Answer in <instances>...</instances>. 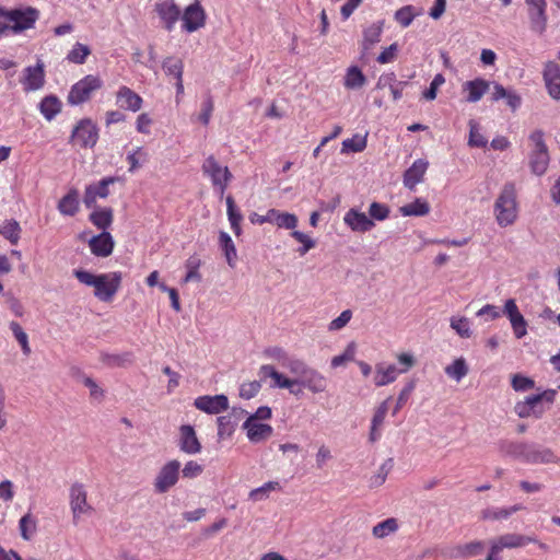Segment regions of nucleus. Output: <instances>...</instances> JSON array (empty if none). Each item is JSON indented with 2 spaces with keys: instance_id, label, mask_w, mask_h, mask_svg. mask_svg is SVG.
<instances>
[{
  "instance_id": "obj_45",
  "label": "nucleus",
  "mask_w": 560,
  "mask_h": 560,
  "mask_svg": "<svg viewBox=\"0 0 560 560\" xmlns=\"http://www.w3.org/2000/svg\"><path fill=\"white\" fill-rule=\"evenodd\" d=\"M90 54L91 49L89 46L81 43H75L67 54L66 59L71 63L83 65Z\"/></svg>"
},
{
  "instance_id": "obj_38",
  "label": "nucleus",
  "mask_w": 560,
  "mask_h": 560,
  "mask_svg": "<svg viewBox=\"0 0 560 560\" xmlns=\"http://www.w3.org/2000/svg\"><path fill=\"white\" fill-rule=\"evenodd\" d=\"M444 372L450 378L459 383L468 374L469 368L466 360L460 357L455 359L451 364L446 365Z\"/></svg>"
},
{
  "instance_id": "obj_23",
  "label": "nucleus",
  "mask_w": 560,
  "mask_h": 560,
  "mask_svg": "<svg viewBox=\"0 0 560 560\" xmlns=\"http://www.w3.org/2000/svg\"><path fill=\"white\" fill-rule=\"evenodd\" d=\"M243 430L252 443H260L268 440L273 434V428L270 424L261 423L253 419H246L243 423Z\"/></svg>"
},
{
  "instance_id": "obj_35",
  "label": "nucleus",
  "mask_w": 560,
  "mask_h": 560,
  "mask_svg": "<svg viewBox=\"0 0 560 560\" xmlns=\"http://www.w3.org/2000/svg\"><path fill=\"white\" fill-rule=\"evenodd\" d=\"M218 424V439L220 441L232 438L234 434L237 421L233 418V415L219 416L217 418Z\"/></svg>"
},
{
  "instance_id": "obj_46",
  "label": "nucleus",
  "mask_w": 560,
  "mask_h": 560,
  "mask_svg": "<svg viewBox=\"0 0 560 560\" xmlns=\"http://www.w3.org/2000/svg\"><path fill=\"white\" fill-rule=\"evenodd\" d=\"M398 529V522L394 517L386 518L383 522L377 523L373 529L372 534L376 538H385L390 534H394Z\"/></svg>"
},
{
  "instance_id": "obj_54",
  "label": "nucleus",
  "mask_w": 560,
  "mask_h": 560,
  "mask_svg": "<svg viewBox=\"0 0 560 560\" xmlns=\"http://www.w3.org/2000/svg\"><path fill=\"white\" fill-rule=\"evenodd\" d=\"M291 236L302 245L298 249L300 256H304L308 250L313 249L316 246V242L311 236L303 232L293 231L291 233Z\"/></svg>"
},
{
  "instance_id": "obj_6",
  "label": "nucleus",
  "mask_w": 560,
  "mask_h": 560,
  "mask_svg": "<svg viewBox=\"0 0 560 560\" xmlns=\"http://www.w3.org/2000/svg\"><path fill=\"white\" fill-rule=\"evenodd\" d=\"M202 172L211 180V184L221 196L225 192L231 179L232 173L228 166L221 165L213 155H209L203 164Z\"/></svg>"
},
{
  "instance_id": "obj_63",
  "label": "nucleus",
  "mask_w": 560,
  "mask_h": 560,
  "mask_svg": "<svg viewBox=\"0 0 560 560\" xmlns=\"http://www.w3.org/2000/svg\"><path fill=\"white\" fill-rule=\"evenodd\" d=\"M331 459H332V454H331L330 448L327 445L322 444L315 454L316 468L323 469L325 467V465L327 464V462H329Z\"/></svg>"
},
{
  "instance_id": "obj_24",
  "label": "nucleus",
  "mask_w": 560,
  "mask_h": 560,
  "mask_svg": "<svg viewBox=\"0 0 560 560\" xmlns=\"http://www.w3.org/2000/svg\"><path fill=\"white\" fill-rule=\"evenodd\" d=\"M91 253L96 257H108L112 255L115 246L114 238L109 232H101L93 235L89 242Z\"/></svg>"
},
{
  "instance_id": "obj_32",
  "label": "nucleus",
  "mask_w": 560,
  "mask_h": 560,
  "mask_svg": "<svg viewBox=\"0 0 560 560\" xmlns=\"http://www.w3.org/2000/svg\"><path fill=\"white\" fill-rule=\"evenodd\" d=\"M58 210L62 215L73 217L80 208L79 192L72 188L58 202Z\"/></svg>"
},
{
  "instance_id": "obj_5",
  "label": "nucleus",
  "mask_w": 560,
  "mask_h": 560,
  "mask_svg": "<svg viewBox=\"0 0 560 560\" xmlns=\"http://www.w3.org/2000/svg\"><path fill=\"white\" fill-rule=\"evenodd\" d=\"M529 140L533 144L529 154V166L535 175L541 176L547 172L550 160L548 148L544 140V132L541 130L533 131L529 136Z\"/></svg>"
},
{
  "instance_id": "obj_13",
  "label": "nucleus",
  "mask_w": 560,
  "mask_h": 560,
  "mask_svg": "<svg viewBox=\"0 0 560 560\" xmlns=\"http://www.w3.org/2000/svg\"><path fill=\"white\" fill-rule=\"evenodd\" d=\"M98 139V129L96 125L90 119H82L75 126L71 135L73 144L81 148H93Z\"/></svg>"
},
{
  "instance_id": "obj_21",
  "label": "nucleus",
  "mask_w": 560,
  "mask_h": 560,
  "mask_svg": "<svg viewBox=\"0 0 560 560\" xmlns=\"http://www.w3.org/2000/svg\"><path fill=\"white\" fill-rule=\"evenodd\" d=\"M542 79L549 96L560 101V66L555 61H547L544 66Z\"/></svg>"
},
{
  "instance_id": "obj_18",
  "label": "nucleus",
  "mask_w": 560,
  "mask_h": 560,
  "mask_svg": "<svg viewBox=\"0 0 560 560\" xmlns=\"http://www.w3.org/2000/svg\"><path fill=\"white\" fill-rule=\"evenodd\" d=\"M117 177L108 176L101 179L98 183L86 186L83 197V202L86 208H93L97 198H107L109 195V185L115 184Z\"/></svg>"
},
{
  "instance_id": "obj_11",
  "label": "nucleus",
  "mask_w": 560,
  "mask_h": 560,
  "mask_svg": "<svg viewBox=\"0 0 560 560\" xmlns=\"http://www.w3.org/2000/svg\"><path fill=\"white\" fill-rule=\"evenodd\" d=\"M182 30L194 33L206 25L207 14L200 1L196 0L180 12Z\"/></svg>"
},
{
  "instance_id": "obj_33",
  "label": "nucleus",
  "mask_w": 560,
  "mask_h": 560,
  "mask_svg": "<svg viewBox=\"0 0 560 560\" xmlns=\"http://www.w3.org/2000/svg\"><path fill=\"white\" fill-rule=\"evenodd\" d=\"M89 220L94 226L102 230V232H107V229L112 225L114 220L113 210L112 208L94 209L90 213Z\"/></svg>"
},
{
  "instance_id": "obj_57",
  "label": "nucleus",
  "mask_w": 560,
  "mask_h": 560,
  "mask_svg": "<svg viewBox=\"0 0 560 560\" xmlns=\"http://www.w3.org/2000/svg\"><path fill=\"white\" fill-rule=\"evenodd\" d=\"M511 385L515 392H526L534 388L535 382L522 374H514L512 376Z\"/></svg>"
},
{
  "instance_id": "obj_52",
  "label": "nucleus",
  "mask_w": 560,
  "mask_h": 560,
  "mask_svg": "<svg viewBox=\"0 0 560 560\" xmlns=\"http://www.w3.org/2000/svg\"><path fill=\"white\" fill-rule=\"evenodd\" d=\"M127 161L129 163L128 171L130 173H133L139 167H141L144 163H147L148 153L143 150L142 147H138L132 152L128 153Z\"/></svg>"
},
{
  "instance_id": "obj_12",
  "label": "nucleus",
  "mask_w": 560,
  "mask_h": 560,
  "mask_svg": "<svg viewBox=\"0 0 560 560\" xmlns=\"http://www.w3.org/2000/svg\"><path fill=\"white\" fill-rule=\"evenodd\" d=\"M535 541L536 539L533 537L515 533L501 535L500 537L491 541L490 552L489 556L487 557V560H499L497 558V555L500 553L505 548H520L528 545L529 542Z\"/></svg>"
},
{
  "instance_id": "obj_15",
  "label": "nucleus",
  "mask_w": 560,
  "mask_h": 560,
  "mask_svg": "<svg viewBox=\"0 0 560 560\" xmlns=\"http://www.w3.org/2000/svg\"><path fill=\"white\" fill-rule=\"evenodd\" d=\"M154 11L160 18L166 31L172 32L180 19V9L174 0H158L154 4Z\"/></svg>"
},
{
  "instance_id": "obj_9",
  "label": "nucleus",
  "mask_w": 560,
  "mask_h": 560,
  "mask_svg": "<svg viewBox=\"0 0 560 560\" xmlns=\"http://www.w3.org/2000/svg\"><path fill=\"white\" fill-rule=\"evenodd\" d=\"M180 472V462L177 459H172L165 463L156 474L153 488L156 493H165L171 488H173L178 479Z\"/></svg>"
},
{
  "instance_id": "obj_53",
  "label": "nucleus",
  "mask_w": 560,
  "mask_h": 560,
  "mask_svg": "<svg viewBox=\"0 0 560 560\" xmlns=\"http://www.w3.org/2000/svg\"><path fill=\"white\" fill-rule=\"evenodd\" d=\"M13 336L15 337L16 341L20 343L22 351L25 355H28L31 353V348L28 345V336L23 330L21 325L16 322H11L9 325Z\"/></svg>"
},
{
  "instance_id": "obj_2",
  "label": "nucleus",
  "mask_w": 560,
  "mask_h": 560,
  "mask_svg": "<svg viewBox=\"0 0 560 560\" xmlns=\"http://www.w3.org/2000/svg\"><path fill=\"white\" fill-rule=\"evenodd\" d=\"M73 275L82 284L93 287L95 298L102 302H110L114 299L122 280L119 271L93 275L90 271L77 269Z\"/></svg>"
},
{
  "instance_id": "obj_37",
  "label": "nucleus",
  "mask_w": 560,
  "mask_h": 560,
  "mask_svg": "<svg viewBox=\"0 0 560 560\" xmlns=\"http://www.w3.org/2000/svg\"><path fill=\"white\" fill-rule=\"evenodd\" d=\"M61 110V102L55 95L46 96L39 103V112L47 119L52 120Z\"/></svg>"
},
{
  "instance_id": "obj_44",
  "label": "nucleus",
  "mask_w": 560,
  "mask_h": 560,
  "mask_svg": "<svg viewBox=\"0 0 560 560\" xmlns=\"http://www.w3.org/2000/svg\"><path fill=\"white\" fill-rule=\"evenodd\" d=\"M280 489L281 487L278 481H268L261 487L250 490L248 498L254 502L264 501L269 498L272 491H278Z\"/></svg>"
},
{
  "instance_id": "obj_29",
  "label": "nucleus",
  "mask_w": 560,
  "mask_h": 560,
  "mask_svg": "<svg viewBox=\"0 0 560 560\" xmlns=\"http://www.w3.org/2000/svg\"><path fill=\"white\" fill-rule=\"evenodd\" d=\"M398 369L394 364L377 363L375 366L374 384L377 387L394 383L398 375Z\"/></svg>"
},
{
  "instance_id": "obj_7",
  "label": "nucleus",
  "mask_w": 560,
  "mask_h": 560,
  "mask_svg": "<svg viewBox=\"0 0 560 560\" xmlns=\"http://www.w3.org/2000/svg\"><path fill=\"white\" fill-rule=\"evenodd\" d=\"M69 505L72 513V522L79 524L82 516L91 515L93 506L88 502V492L84 485L74 482L69 489Z\"/></svg>"
},
{
  "instance_id": "obj_16",
  "label": "nucleus",
  "mask_w": 560,
  "mask_h": 560,
  "mask_svg": "<svg viewBox=\"0 0 560 560\" xmlns=\"http://www.w3.org/2000/svg\"><path fill=\"white\" fill-rule=\"evenodd\" d=\"M21 83L25 92H35L45 84V66L38 60L35 66H28L24 69Z\"/></svg>"
},
{
  "instance_id": "obj_28",
  "label": "nucleus",
  "mask_w": 560,
  "mask_h": 560,
  "mask_svg": "<svg viewBox=\"0 0 560 560\" xmlns=\"http://www.w3.org/2000/svg\"><path fill=\"white\" fill-rule=\"evenodd\" d=\"M117 103L124 109L138 112L142 107V98L127 86H121L117 92Z\"/></svg>"
},
{
  "instance_id": "obj_42",
  "label": "nucleus",
  "mask_w": 560,
  "mask_h": 560,
  "mask_svg": "<svg viewBox=\"0 0 560 560\" xmlns=\"http://www.w3.org/2000/svg\"><path fill=\"white\" fill-rule=\"evenodd\" d=\"M366 82V78L363 72L357 67L351 66L348 68L345 75L343 84L347 89L355 90L362 88Z\"/></svg>"
},
{
  "instance_id": "obj_59",
  "label": "nucleus",
  "mask_w": 560,
  "mask_h": 560,
  "mask_svg": "<svg viewBox=\"0 0 560 560\" xmlns=\"http://www.w3.org/2000/svg\"><path fill=\"white\" fill-rule=\"evenodd\" d=\"M352 318V311L351 310H345L340 313V315L332 319L329 325H328V330L329 331H338V330H341L342 328H345L348 323L351 320Z\"/></svg>"
},
{
  "instance_id": "obj_20",
  "label": "nucleus",
  "mask_w": 560,
  "mask_h": 560,
  "mask_svg": "<svg viewBox=\"0 0 560 560\" xmlns=\"http://www.w3.org/2000/svg\"><path fill=\"white\" fill-rule=\"evenodd\" d=\"M528 9L530 28L538 34H542L547 26L546 0H525Z\"/></svg>"
},
{
  "instance_id": "obj_19",
  "label": "nucleus",
  "mask_w": 560,
  "mask_h": 560,
  "mask_svg": "<svg viewBox=\"0 0 560 560\" xmlns=\"http://www.w3.org/2000/svg\"><path fill=\"white\" fill-rule=\"evenodd\" d=\"M343 223L355 233H366L375 226L374 221L357 208H351L345 213Z\"/></svg>"
},
{
  "instance_id": "obj_34",
  "label": "nucleus",
  "mask_w": 560,
  "mask_h": 560,
  "mask_svg": "<svg viewBox=\"0 0 560 560\" xmlns=\"http://www.w3.org/2000/svg\"><path fill=\"white\" fill-rule=\"evenodd\" d=\"M22 229L20 223L14 219H8L0 223V235L10 242L12 245H16L21 238Z\"/></svg>"
},
{
  "instance_id": "obj_3",
  "label": "nucleus",
  "mask_w": 560,
  "mask_h": 560,
  "mask_svg": "<svg viewBox=\"0 0 560 560\" xmlns=\"http://www.w3.org/2000/svg\"><path fill=\"white\" fill-rule=\"evenodd\" d=\"M520 213L517 190L513 182H506L500 189L494 203L493 215L500 228L513 225Z\"/></svg>"
},
{
  "instance_id": "obj_49",
  "label": "nucleus",
  "mask_w": 560,
  "mask_h": 560,
  "mask_svg": "<svg viewBox=\"0 0 560 560\" xmlns=\"http://www.w3.org/2000/svg\"><path fill=\"white\" fill-rule=\"evenodd\" d=\"M511 516L508 506H488L481 511V518L485 521H503Z\"/></svg>"
},
{
  "instance_id": "obj_4",
  "label": "nucleus",
  "mask_w": 560,
  "mask_h": 560,
  "mask_svg": "<svg viewBox=\"0 0 560 560\" xmlns=\"http://www.w3.org/2000/svg\"><path fill=\"white\" fill-rule=\"evenodd\" d=\"M505 453L526 464L533 465L557 464L560 462V457H558L551 448L536 443H510L506 446Z\"/></svg>"
},
{
  "instance_id": "obj_27",
  "label": "nucleus",
  "mask_w": 560,
  "mask_h": 560,
  "mask_svg": "<svg viewBox=\"0 0 560 560\" xmlns=\"http://www.w3.org/2000/svg\"><path fill=\"white\" fill-rule=\"evenodd\" d=\"M429 163L425 160H416L404 174V185L413 190L423 180Z\"/></svg>"
},
{
  "instance_id": "obj_39",
  "label": "nucleus",
  "mask_w": 560,
  "mask_h": 560,
  "mask_svg": "<svg viewBox=\"0 0 560 560\" xmlns=\"http://www.w3.org/2000/svg\"><path fill=\"white\" fill-rule=\"evenodd\" d=\"M226 212L228 219L231 225L232 231L236 236H240L242 233L241 222L243 220V215L240 210L236 208L234 199L232 196H228L226 199Z\"/></svg>"
},
{
  "instance_id": "obj_14",
  "label": "nucleus",
  "mask_w": 560,
  "mask_h": 560,
  "mask_svg": "<svg viewBox=\"0 0 560 560\" xmlns=\"http://www.w3.org/2000/svg\"><path fill=\"white\" fill-rule=\"evenodd\" d=\"M502 313L510 320L515 338L522 339L527 335V322L520 312L514 299H508L504 302Z\"/></svg>"
},
{
  "instance_id": "obj_51",
  "label": "nucleus",
  "mask_w": 560,
  "mask_h": 560,
  "mask_svg": "<svg viewBox=\"0 0 560 560\" xmlns=\"http://www.w3.org/2000/svg\"><path fill=\"white\" fill-rule=\"evenodd\" d=\"M200 265H201V260L196 255L190 256L186 260L185 267L187 269V273H186V276L184 278V282L185 283H188V282H191V281H200L201 280V275L199 272Z\"/></svg>"
},
{
  "instance_id": "obj_43",
  "label": "nucleus",
  "mask_w": 560,
  "mask_h": 560,
  "mask_svg": "<svg viewBox=\"0 0 560 560\" xmlns=\"http://www.w3.org/2000/svg\"><path fill=\"white\" fill-rule=\"evenodd\" d=\"M450 326L455 332L464 339H468L472 336L471 323L465 316H452L450 318Z\"/></svg>"
},
{
  "instance_id": "obj_47",
  "label": "nucleus",
  "mask_w": 560,
  "mask_h": 560,
  "mask_svg": "<svg viewBox=\"0 0 560 560\" xmlns=\"http://www.w3.org/2000/svg\"><path fill=\"white\" fill-rule=\"evenodd\" d=\"M366 136L354 135L342 141L341 153L362 152L366 148Z\"/></svg>"
},
{
  "instance_id": "obj_26",
  "label": "nucleus",
  "mask_w": 560,
  "mask_h": 560,
  "mask_svg": "<svg viewBox=\"0 0 560 560\" xmlns=\"http://www.w3.org/2000/svg\"><path fill=\"white\" fill-rule=\"evenodd\" d=\"M514 410L515 413L522 419L530 417L539 419L545 412L537 395L527 396L524 400L516 402Z\"/></svg>"
},
{
  "instance_id": "obj_22",
  "label": "nucleus",
  "mask_w": 560,
  "mask_h": 560,
  "mask_svg": "<svg viewBox=\"0 0 560 560\" xmlns=\"http://www.w3.org/2000/svg\"><path fill=\"white\" fill-rule=\"evenodd\" d=\"M178 447L188 455H196L201 452V443L197 438L194 427L184 424L179 428Z\"/></svg>"
},
{
  "instance_id": "obj_8",
  "label": "nucleus",
  "mask_w": 560,
  "mask_h": 560,
  "mask_svg": "<svg viewBox=\"0 0 560 560\" xmlns=\"http://www.w3.org/2000/svg\"><path fill=\"white\" fill-rule=\"evenodd\" d=\"M39 19V11L33 7H21L8 10L10 32L20 34L34 27Z\"/></svg>"
},
{
  "instance_id": "obj_62",
  "label": "nucleus",
  "mask_w": 560,
  "mask_h": 560,
  "mask_svg": "<svg viewBox=\"0 0 560 560\" xmlns=\"http://www.w3.org/2000/svg\"><path fill=\"white\" fill-rule=\"evenodd\" d=\"M213 101L210 96L206 97L201 104V112L198 115V120L207 126L210 122L212 112H213Z\"/></svg>"
},
{
  "instance_id": "obj_41",
  "label": "nucleus",
  "mask_w": 560,
  "mask_h": 560,
  "mask_svg": "<svg viewBox=\"0 0 560 560\" xmlns=\"http://www.w3.org/2000/svg\"><path fill=\"white\" fill-rule=\"evenodd\" d=\"M19 530H20L21 537L24 540H26V541L31 540L37 530L36 517L31 513H26L19 521Z\"/></svg>"
},
{
  "instance_id": "obj_64",
  "label": "nucleus",
  "mask_w": 560,
  "mask_h": 560,
  "mask_svg": "<svg viewBox=\"0 0 560 560\" xmlns=\"http://www.w3.org/2000/svg\"><path fill=\"white\" fill-rule=\"evenodd\" d=\"M203 471V466L197 463L196 460H189L185 464L182 469V474L184 478L194 479L200 476Z\"/></svg>"
},
{
  "instance_id": "obj_40",
  "label": "nucleus",
  "mask_w": 560,
  "mask_h": 560,
  "mask_svg": "<svg viewBox=\"0 0 560 560\" xmlns=\"http://www.w3.org/2000/svg\"><path fill=\"white\" fill-rule=\"evenodd\" d=\"M219 244L221 249L224 252V256L230 267L234 268L237 254L235 245L231 238V236L226 232H220L219 234Z\"/></svg>"
},
{
  "instance_id": "obj_30",
  "label": "nucleus",
  "mask_w": 560,
  "mask_h": 560,
  "mask_svg": "<svg viewBox=\"0 0 560 560\" xmlns=\"http://www.w3.org/2000/svg\"><path fill=\"white\" fill-rule=\"evenodd\" d=\"M383 25V21H377L363 30V39L361 43L363 54H366L381 40Z\"/></svg>"
},
{
  "instance_id": "obj_61",
  "label": "nucleus",
  "mask_w": 560,
  "mask_h": 560,
  "mask_svg": "<svg viewBox=\"0 0 560 560\" xmlns=\"http://www.w3.org/2000/svg\"><path fill=\"white\" fill-rule=\"evenodd\" d=\"M501 310L492 304H486L476 313L477 317H482L485 320H494L501 316Z\"/></svg>"
},
{
  "instance_id": "obj_25",
  "label": "nucleus",
  "mask_w": 560,
  "mask_h": 560,
  "mask_svg": "<svg viewBox=\"0 0 560 560\" xmlns=\"http://www.w3.org/2000/svg\"><path fill=\"white\" fill-rule=\"evenodd\" d=\"M491 82L483 78H476L463 83L462 91L465 94V101L468 103L479 102L489 91Z\"/></svg>"
},
{
  "instance_id": "obj_56",
  "label": "nucleus",
  "mask_w": 560,
  "mask_h": 560,
  "mask_svg": "<svg viewBox=\"0 0 560 560\" xmlns=\"http://www.w3.org/2000/svg\"><path fill=\"white\" fill-rule=\"evenodd\" d=\"M415 16L416 14L413 12V7L411 5L402 7L395 12V20L402 27L409 26L412 23Z\"/></svg>"
},
{
  "instance_id": "obj_17",
  "label": "nucleus",
  "mask_w": 560,
  "mask_h": 560,
  "mask_svg": "<svg viewBox=\"0 0 560 560\" xmlns=\"http://www.w3.org/2000/svg\"><path fill=\"white\" fill-rule=\"evenodd\" d=\"M194 406L208 415H219L229 409V399L225 395H203L194 400Z\"/></svg>"
},
{
  "instance_id": "obj_48",
  "label": "nucleus",
  "mask_w": 560,
  "mask_h": 560,
  "mask_svg": "<svg viewBox=\"0 0 560 560\" xmlns=\"http://www.w3.org/2000/svg\"><path fill=\"white\" fill-rule=\"evenodd\" d=\"M162 68L166 75H173L175 79L183 78L184 63L176 57H167L163 60Z\"/></svg>"
},
{
  "instance_id": "obj_55",
  "label": "nucleus",
  "mask_w": 560,
  "mask_h": 560,
  "mask_svg": "<svg viewBox=\"0 0 560 560\" xmlns=\"http://www.w3.org/2000/svg\"><path fill=\"white\" fill-rule=\"evenodd\" d=\"M389 208L381 202H372L369 207V218L377 221H384L389 217Z\"/></svg>"
},
{
  "instance_id": "obj_36",
  "label": "nucleus",
  "mask_w": 560,
  "mask_h": 560,
  "mask_svg": "<svg viewBox=\"0 0 560 560\" xmlns=\"http://www.w3.org/2000/svg\"><path fill=\"white\" fill-rule=\"evenodd\" d=\"M399 212L404 217H423L430 212V205L424 199L417 198L415 201L400 207Z\"/></svg>"
},
{
  "instance_id": "obj_50",
  "label": "nucleus",
  "mask_w": 560,
  "mask_h": 560,
  "mask_svg": "<svg viewBox=\"0 0 560 560\" xmlns=\"http://www.w3.org/2000/svg\"><path fill=\"white\" fill-rule=\"evenodd\" d=\"M469 138L468 145L472 148H485L487 145V139L480 132L479 124L470 119L469 122Z\"/></svg>"
},
{
  "instance_id": "obj_60",
  "label": "nucleus",
  "mask_w": 560,
  "mask_h": 560,
  "mask_svg": "<svg viewBox=\"0 0 560 560\" xmlns=\"http://www.w3.org/2000/svg\"><path fill=\"white\" fill-rule=\"evenodd\" d=\"M445 83V78L442 73H438L434 75L433 80L430 83V88L423 92V97L427 101H433L436 98L438 90Z\"/></svg>"
},
{
  "instance_id": "obj_31",
  "label": "nucleus",
  "mask_w": 560,
  "mask_h": 560,
  "mask_svg": "<svg viewBox=\"0 0 560 560\" xmlns=\"http://www.w3.org/2000/svg\"><path fill=\"white\" fill-rule=\"evenodd\" d=\"M266 358L277 361L281 366L285 368L292 373V366L295 362H300L301 359L289 355V353L281 347H270L264 351Z\"/></svg>"
},
{
  "instance_id": "obj_58",
  "label": "nucleus",
  "mask_w": 560,
  "mask_h": 560,
  "mask_svg": "<svg viewBox=\"0 0 560 560\" xmlns=\"http://www.w3.org/2000/svg\"><path fill=\"white\" fill-rule=\"evenodd\" d=\"M260 388L259 381L245 382L240 386V396L244 399H252L260 392Z\"/></svg>"
},
{
  "instance_id": "obj_10",
  "label": "nucleus",
  "mask_w": 560,
  "mask_h": 560,
  "mask_svg": "<svg viewBox=\"0 0 560 560\" xmlns=\"http://www.w3.org/2000/svg\"><path fill=\"white\" fill-rule=\"evenodd\" d=\"M102 85L100 78L89 74L72 85L69 95L68 103L71 105H80L86 102L91 94L98 90Z\"/></svg>"
},
{
  "instance_id": "obj_1",
  "label": "nucleus",
  "mask_w": 560,
  "mask_h": 560,
  "mask_svg": "<svg viewBox=\"0 0 560 560\" xmlns=\"http://www.w3.org/2000/svg\"><path fill=\"white\" fill-rule=\"evenodd\" d=\"M291 374L295 377L283 375L270 364H264L259 368L261 378L270 377L273 381L271 387L288 389L294 396H300L303 389H307L313 394H320L327 389L328 382L326 377L317 370L307 365L303 360L293 364Z\"/></svg>"
}]
</instances>
